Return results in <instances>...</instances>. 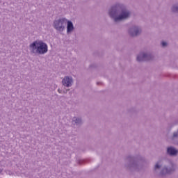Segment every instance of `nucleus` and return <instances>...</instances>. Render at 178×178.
<instances>
[{
  "label": "nucleus",
  "instance_id": "9b49d317",
  "mask_svg": "<svg viewBox=\"0 0 178 178\" xmlns=\"http://www.w3.org/2000/svg\"><path fill=\"white\" fill-rule=\"evenodd\" d=\"M171 141L175 145H178V129L173 132L171 136Z\"/></svg>",
  "mask_w": 178,
  "mask_h": 178
},
{
  "label": "nucleus",
  "instance_id": "20e7f679",
  "mask_svg": "<svg viewBox=\"0 0 178 178\" xmlns=\"http://www.w3.org/2000/svg\"><path fill=\"white\" fill-rule=\"evenodd\" d=\"M29 50L33 55H45L48 52V44L42 40H35L29 44Z\"/></svg>",
  "mask_w": 178,
  "mask_h": 178
},
{
  "label": "nucleus",
  "instance_id": "39448f33",
  "mask_svg": "<svg viewBox=\"0 0 178 178\" xmlns=\"http://www.w3.org/2000/svg\"><path fill=\"white\" fill-rule=\"evenodd\" d=\"M67 23V19L66 18H60L54 21L53 27L55 29V30H56V31L62 33L64 31Z\"/></svg>",
  "mask_w": 178,
  "mask_h": 178
},
{
  "label": "nucleus",
  "instance_id": "4be33fe9",
  "mask_svg": "<svg viewBox=\"0 0 178 178\" xmlns=\"http://www.w3.org/2000/svg\"><path fill=\"white\" fill-rule=\"evenodd\" d=\"M3 172V170L0 168V173Z\"/></svg>",
  "mask_w": 178,
  "mask_h": 178
},
{
  "label": "nucleus",
  "instance_id": "0eeeda50",
  "mask_svg": "<svg viewBox=\"0 0 178 178\" xmlns=\"http://www.w3.org/2000/svg\"><path fill=\"white\" fill-rule=\"evenodd\" d=\"M154 56L148 53H140L136 58L138 62H147V60H152Z\"/></svg>",
  "mask_w": 178,
  "mask_h": 178
},
{
  "label": "nucleus",
  "instance_id": "1a4fd4ad",
  "mask_svg": "<svg viewBox=\"0 0 178 178\" xmlns=\"http://www.w3.org/2000/svg\"><path fill=\"white\" fill-rule=\"evenodd\" d=\"M62 83L64 87H72V83H73V79L70 76H67L63 78Z\"/></svg>",
  "mask_w": 178,
  "mask_h": 178
},
{
  "label": "nucleus",
  "instance_id": "6ab92c4d",
  "mask_svg": "<svg viewBox=\"0 0 178 178\" xmlns=\"http://www.w3.org/2000/svg\"><path fill=\"white\" fill-rule=\"evenodd\" d=\"M175 124H178V120L175 121Z\"/></svg>",
  "mask_w": 178,
  "mask_h": 178
},
{
  "label": "nucleus",
  "instance_id": "412c9836",
  "mask_svg": "<svg viewBox=\"0 0 178 178\" xmlns=\"http://www.w3.org/2000/svg\"><path fill=\"white\" fill-rule=\"evenodd\" d=\"M97 86H99V84H101V83L97 82Z\"/></svg>",
  "mask_w": 178,
  "mask_h": 178
},
{
  "label": "nucleus",
  "instance_id": "f03ea898",
  "mask_svg": "<svg viewBox=\"0 0 178 178\" xmlns=\"http://www.w3.org/2000/svg\"><path fill=\"white\" fill-rule=\"evenodd\" d=\"M124 161V168L129 172H140V170H143L145 163H148V160L140 154H129L126 156Z\"/></svg>",
  "mask_w": 178,
  "mask_h": 178
},
{
  "label": "nucleus",
  "instance_id": "f8f14e48",
  "mask_svg": "<svg viewBox=\"0 0 178 178\" xmlns=\"http://www.w3.org/2000/svg\"><path fill=\"white\" fill-rule=\"evenodd\" d=\"M72 124H74V126H81V124H83V120L81 118L74 117L72 118Z\"/></svg>",
  "mask_w": 178,
  "mask_h": 178
},
{
  "label": "nucleus",
  "instance_id": "4468645a",
  "mask_svg": "<svg viewBox=\"0 0 178 178\" xmlns=\"http://www.w3.org/2000/svg\"><path fill=\"white\" fill-rule=\"evenodd\" d=\"M161 45H162L163 48H165V47H168V42L163 41V42H161Z\"/></svg>",
  "mask_w": 178,
  "mask_h": 178
},
{
  "label": "nucleus",
  "instance_id": "2eb2a0df",
  "mask_svg": "<svg viewBox=\"0 0 178 178\" xmlns=\"http://www.w3.org/2000/svg\"><path fill=\"white\" fill-rule=\"evenodd\" d=\"M79 165H83V163H86V160H78Z\"/></svg>",
  "mask_w": 178,
  "mask_h": 178
},
{
  "label": "nucleus",
  "instance_id": "f3484780",
  "mask_svg": "<svg viewBox=\"0 0 178 178\" xmlns=\"http://www.w3.org/2000/svg\"><path fill=\"white\" fill-rule=\"evenodd\" d=\"M58 92H59V94H62V90L58 89Z\"/></svg>",
  "mask_w": 178,
  "mask_h": 178
},
{
  "label": "nucleus",
  "instance_id": "dca6fc26",
  "mask_svg": "<svg viewBox=\"0 0 178 178\" xmlns=\"http://www.w3.org/2000/svg\"><path fill=\"white\" fill-rule=\"evenodd\" d=\"M129 112H130L131 113H134V112H136V108H131V109L129 110Z\"/></svg>",
  "mask_w": 178,
  "mask_h": 178
},
{
  "label": "nucleus",
  "instance_id": "aec40b11",
  "mask_svg": "<svg viewBox=\"0 0 178 178\" xmlns=\"http://www.w3.org/2000/svg\"><path fill=\"white\" fill-rule=\"evenodd\" d=\"M65 91H67V92L68 91H70V89H67V90H65Z\"/></svg>",
  "mask_w": 178,
  "mask_h": 178
},
{
  "label": "nucleus",
  "instance_id": "9d476101",
  "mask_svg": "<svg viewBox=\"0 0 178 178\" xmlns=\"http://www.w3.org/2000/svg\"><path fill=\"white\" fill-rule=\"evenodd\" d=\"M74 30L73 22L67 19V34H70Z\"/></svg>",
  "mask_w": 178,
  "mask_h": 178
},
{
  "label": "nucleus",
  "instance_id": "ddd939ff",
  "mask_svg": "<svg viewBox=\"0 0 178 178\" xmlns=\"http://www.w3.org/2000/svg\"><path fill=\"white\" fill-rule=\"evenodd\" d=\"M171 12H172V13H178V6L176 4L172 5Z\"/></svg>",
  "mask_w": 178,
  "mask_h": 178
},
{
  "label": "nucleus",
  "instance_id": "6e6552de",
  "mask_svg": "<svg viewBox=\"0 0 178 178\" xmlns=\"http://www.w3.org/2000/svg\"><path fill=\"white\" fill-rule=\"evenodd\" d=\"M166 155L168 156H177L178 155V149L174 146H168L166 148L165 152Z\"/></svg>",
  "mask_w": 178,
  "mask_h": 178
},
{
  "label": "nucleus",
  "instance_id": "a211bd4d",
  "mask_svg": "<svg viewBox=\"0 0 178 178\" xmlns=\"http://www.w3.org/2000/svg\"><path fill=\"white\" fill-rule=\"evenodd\" d=\"M63 94H67V90H63Z\"/></svg>",
  "mask_w": 178,
  "mask_h": 178
},
{
  "label": "nucleus",
  "instance_id": "7ed1b4c3",
  "mask_svg": "<svg viewBox=\"0 0 178 178\" xmlns=\"http://www.w3.org/2000/svg\"><path fill=\"white\" fill-rule=\"evenodd\" d=\"M176 164L172 161H169V165H164L163 167L159 164V161H157L154 165L153 171L154 173H158V170H160L158 173L159 177L166 178L168 176H172L176 172Z\"/></svg>",
  "mask_w": 178,
  "mask_h": 178
},
{
  "label": "nucleus",
  "instance_id": "f257e3e1",
  "mask_svg": "<svg viewBox=\"0 0 178 178\" xmlns=\"http://www.w3.org/2000/svg\"><path fill=\"white\" fill-rule=\"evenodd\" d=\"M108 16L113 23L118 24L131 17V11L123 3L117 2L108 9Z\"/></svg>",
  "mask_w": 178,
  "mask_h": 178
},
{
  "label": "nucleus",
  "instance_id": "423d86ee",
  "mask_svg": "<svg viewBox=\"0 0 178 178\" xmlns=\"http://www.w3.org/2000/svg\"><path fill=\"white\" fill-rule=\"evenodd\" d=\"M142 33L141 29L137 26H132L128 29V34L130 37H138Z\"/></svg>",
  "mask_w": 178,
  "mask_h": 178
}]
</instances>
